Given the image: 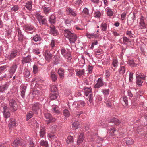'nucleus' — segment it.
Masks as SVG:
<instances>
[{
    "instance_id": "f257e3e1",
    "label": "nucleus",
    "mask_w": 147,
    "mask_h": 147,
    "mask_svg": "<svg viewBox=\"0 0 147 147\" xmlns=\"http://www.w3.org/2000/svg\"><path fill=\"white\" fill-rule=\"evenodd\" d=\"M64 35L65 37L68 38L71 43H74L77 39L76 35L71 33L68 29H65L64 30Z\"/></svg>"
},
{
    "instance_id": "f03ea898",
    "label": "nucleus",
    "mask_w": 147,
    "mask_h": 147,
    "mask_svg": "<svg viewBox=\"0 0 147 147\" xmlns=\"http://www.w3.org/2000/svg\"><path fill=\"white\" fill-rule=\"evenodd\" d=\"M51 93L49 95L50 99L51 100L56 99L58 96V92L57 86H53L50 90Z\"/></svg>"
},
{
    "instance_id": "7ed1b4c3",
    "label": "nucleus",
    "mask_w": 147,
    "mask_h": 147,
    "mask_svg": "<svg viewBox=\"0 0 147 147\" xmlns=\"http://www.w3.org/2000/svg\"><path fill=\"white\" fill-rule=\"evenodd\" d=\"M36 18L39 22L40 24L41 25H45V26L49 27V25L48 24L46 18L44 16L40 14L36 15Z\"/></svg>"
},
{
    "instance_id": "20e7f679",
    "label": "nucleus",
    "mask_w": 147,
    "mask_h": 147,
    "mask_svg": "<svg viewBox=\"0 0 147 147\" xmlns=\"http://www.w3.org/2000/svg\"><path fill=\"white\" fill-rule=\"evenodd\" d=\"M25 57L22 58L21 60V63L23 65H24L26 63H30L32 60L31 55L30 54L26 55V53L24 54Z\"/></svg>"
},
{
    "instance_id": "39448f33",
    "label": "nucleus",
    "mask_w": 147,
    "mask_h": 147,
    "mask_svg": "<svg viewBox=\"0 0 147 147\" xmlns=\"http://www.w3.org/2000/svg\"><path fill=\"white\" fill-rule=\"evenodd\" d=\"M49 32L50 34L53 36H57L59 34L58 30L56 29L55 26L53 25L50 26Z\"/></svg>"
},
{
    "instance_id": "423d86ee",
    "label": "nucleus",
    "mask_w": 147,
    "mask_h": 147,
    "mask_svg": "<svg viewBox=\"0 0 147 147\" xmlns=\"http://www.w3.org/2000/svg\"><path fill=\"white\" fill-rule=\"evenodd\" d=\"M21 140L20 139H16L14 140L12 144V146L14 147H18L19 145L24 146L26 145V143L24 142L22 143Z\"/></svg>"
},
{
    "instance_id": "0eeeda50",
    "label": "nucleus",
    "mask_w": 147,
    "mask_h": 147,
    "mask_svg": "<svg viewBox=\"0 0 147 147\" xmlns=\"http://www.w3.org/2000/svg\"><path fill=\"white\" fill-rule=\"evenodd\" d=\"M9 105L10 108L14 111H15L17 109L18 105L16 101L13 99H12L9 100Z\"/></svg>"
},
{
    "instance_id": "6e6552de",
    "label": "nucleus",
    "mask_w": 147,
    "mask_h": 147,
    "mask_svg": "<svg viewBox=\"0 0 147 147\" xmlns=\"http://www.w3.org/2000/svg\"><path fill=\"white\" fill-rule=\"evenodd\" d=\"M49 23L52 25L55 24L56 22V15L53 13L48 18Z\"/></svg>"
},
{
    "instance_id": "1a4fd4ad",
    "label": "nucleus",
    "mask_w": 147,
    "mask_h": 147,
    "mask_svg": "<svg viewBox=\"0 0 147 147\" xmlns=\"http://www.w3.org/2000/svg\"><path fill=\"white\" fill-rule=\"evenodd\" d=\"M45 118L48 119L46 121L47 124H49L51 122H54L55 121V118H53L52 115L50 113H45L44 114Z\"/></svg>"
},
{
    "instance_id": "9d476101",
    "label": "nucleus",
    "mask_w": 147,
    "mask_h": 147,
    "mask_svg": "<svg viewBox=\"0 0 147 147\" xmlns=\"http://www.w3.org/2000/svg\"><path fill=\"white\" fill-rule=\"evenodd\" d=\"M104 83L102 81V78L100 77L98 78L97 81V83L94 86L95 88H99L104 85Z\"/></svg>"
},
{
    "instance_id": "9b49d317",
    "label": "nucleus",
    "mask_w": 147,
    "mask_h": 147,
    "mask_svg": "<svg viewBox=\"0 0 147 147\" xmlns=\"http://www.w3.org/2000/svg\"><path fill=\"white\" fill-rule=\"evenodd\" d=\"M139 28L141 29L146 28V24L144 22V18L142 16L140 18V21L139 23Z\"/></svg>"
},
{
    "instance_id": "f8f14e48",
    "label": "nucleus",
    "mask_w": 147,
    "mask_h": 147,
    "mask_svg": "<svg viewBox=\"0 0 147 147\" xmlns=\"http://www.w3.org/2000/svg\"><path fill=\"white\" fill-rule=\"evenodd\" d=\"M108 122L109 123H113V125H118L121 123L119 119L114 117L109 119Z\"/></svg>"
},
{
    "instance_id": "ddd939ff",
    "label": "nucleus",
    "mask_w": 147,
    "mask_h": 147,
    "mask_svg": "<svg viewBox=\"0 0 147 147\" xmlns=\"http://www.w3.org/2000/svg\"><path fill=\"white\" fill-rule=\"evenodd\" d=\"M17 68V65L16 64H13L10 67L9 71L11 75H12L16 72Z\"/></svg>"
},
{
    "instance_id": "4468645a",
    "label": "nucleus",
    "mask_w": 147,
    "mask_h": 147,
    "mask_svg": "<svg viewBox=\"0 0 147 147\" xmlns=\"http://www.w3.org/2000/svg\"><path fill=\"white\" fill-rule=\"evenodd\" d=\"M16 121L13 118H10L9 121V129L13 128L16 126Z\"/></svg>"
},
{
    "instance_id": "2eb2a0df",
    "label": "nucleus",
    "mask_w": 147,
    "mask_h": 147,
    "mask_svg": "<svg viewBox=\"0 0 147 147\" xmlns=\"http://www.w3.org/2000/svg\"><path fill=\"white\" fill-rule=\"evenodd\" d=\"M52 54L50 52H46L45 53V59L48 62H50L52 59Z\"/></svg>"
},
{
    "instance_id": "dca6fc26",
    "label": "nucleus",
    "mask_w": 147,
    "mask_h": 147,
    "mask_svg": "<svg viewBox=\"0 0 147 147\" xmlns=\"http://www.w3.org/2000/svg\"><path fill=\"white\" fill-rule=\"evenodd\" d=\"M41 105L39 103L37 102L35 103L32 105V110L37 113V111L39 110L41 107Z\"/></svg>"
},
{
    "instance_id": "f3484780",
    "label": "nucleus",
    "mask_w": 147,
    "mask_h": 147,
    "mask_svg": "<svg viewBox=\"0 0 147 147\" xmlns=\"http://www.w3.org/2000/svg\"><path fill=\"white\" fill-rule=\"evenodd\" d=\"M9 84L8 83H6L5 84L1 85L0 86V91L1 92H4L8 88L9 86Z\"/></svg>"
},
{
    "instance_id": "a211bd4d",
    "label": "nucleus",
    "mask_w": 147,
    "mask_h": 147,
    "mask_svg": "<svg viewBox=\"0 0 147 147\" xmlns=\"http://www.w3.org/2000/svg\"><path fill=\"white\" fill-rule=\"evenodd\" d=\"M18 53V51L16 50H13L11 51L10 54L9 58V59L11 60L15 58Z\"/></svg>"
},
{
    "instance_id": "6ab92c4d",
    "label": "nucleus",
    "mask_w": 147,
    "mask_h": 147,
    "mask_svg": "<svg viewBox=\"0 0 147 147\" xmlns=\"http://www.w3.org/2000/svg\"><path fill=\"white\" fill-rule=\"evenodd\" d=\"M64 70L61 68H59L58 70V74L59 75L60 78L63 79L64 77Z\"/></svg>"
},
{
    "instance_id": "aec40b11",
    "label": "nucleus",
    "mask_w": 147,
    "mask_h": 147,
    "mask_svg": "<svg viewBox=\"0 0 147 147\" xmlns=\"http://www.w3.org/2000/svg\"><path fill=\"white\" fill-rule=\"evenodd\" d=\"M53 61L52 64L54 65L58 64L60 61L59 57L57 56H54L53 57Z\"/></svg>"
},
{
    "instance_id": "412c9836",
    "label": "nucleus",
    "mask_w": 147,
    "mask_h": 147,
    "mask_svg": "<svg viewBox=\"0 0 147 147\" xmlns=\"http://www.w3.org/2000/svg\"><path fill=\"white\" fill-rule=\"evenodd\" d=\"M84 133H82L80 134V135L79 136L77 141V144L78 145L80 144L82 142L84 139Z\"/></svg>"
},
{
    "instance_id": "4be33fe9",
    "label": "nucleus",
    "mask_w": 147,
    "mask_h": 147,
    "mask_svg": "<svg viewBox=\"0 0 147 147\" xmlns=\"http://www.w3.org/2000/svg\"><path fill=\"white\" fill-rule=\"evenodd\" d=\"M25 30L31 31L33 30L34 27L33 25L30 24L25 25L23 27Z\"/></svg>"
},
{
    "instance_id": "5701e85b",
    "label": "nucleus",
    "mask_w": 147,
    "mask_h": 147,
    "mask_svg": "<svg viewBox=\"0 0 147 147\" xmlns=\"http://www.w3.org/2000/svg\"><path fill=\"white\" fill-rule=\"evenodd\" d=\"M66 11L68 13L67 14L69 15L71 14L74 17H76L77 15V14L76 12L74 10H73V9L71 8H67L66 9Z\"/></svg>"
},
{
    "instance_id": "b1692460",
    "label": "nucleus",
    "mask_w": 147,
    "mask_h": 147,
    "mask_svg": "<svg viewBox=\"0 0 147 147\" xmlns=\"http://www.w3.org/2000/svg\"><path fill=\"white\" fill-rule=\"evenodd\" d=\"M32 1L31 0L28 1L25 5V7L29 11H31L32 9Z\"/></svg>"
},
{
    "instance_id": "393cba45",
    "label": "nucleus",
    "mask_w": 147,
    "mask_h": 147,
    "mask_svg": "<svg viewBox=\"0 0 147 147\" xmlns=\"http://www.w3.org/2000/svg\"><path fill=\"white\" fill-rule=\"evenodd\" d=\"M84 90L85 93V95L86 96H88L90 94H92V89L91 88L84 87Z\"/></svg>"
},
{
    "instance_id": "a878e982",
    "label": "nucleus",
    "mask_w": 147,
    "mask_h": 147,
    "mask_svg": "<svg viewBox=\"0 0 147 147\" xmlns=\"http://www.w3.org/2000/svg\"><path fill=\"white\" fill-rule=\"evenodd\" d=\"M50 77L52 81L55 82L57 79V76L54 72H51L50 73Z\"/></svg>"
},
{
    "instance_id": "bb28decb",
    "label": "nucleus",
    "mask_w": 147,
    "mask_h": 147,
    "mask_svg": "<svg viewBox=\"0 0 147 147\" xmlns=\"http://www.w3.org/2000/svg\"><path fill=\"white\" fill-rule=\"evenodd\" d=\"M31 38H32V40L36 42L38 41H41L42 40L41 38L38 34H36L35 35H34L33 37H31Z\"/></svg>"
},
{
    "instance_id": "cd10ccee",
    "label": "nucleus",
    "mask_w": 147,
    "mask_h": 147,
    "mask_svg": "<svg viewBox=\"0 0 147 147\" xmlns=\"http://www.w3.org/2000/svg\"><path fill=\"white\" fill-rule=\"evenodd\" d=\"M144 79H139L138 78H136V84L139 87H140L142 86V84L143 83Z\"/></svg>"
},
{
    "instance_id": "c85d7f7f",
    "label": "nucleus",
    "mask_w": 147,
    "mask_h": 147,
    "mask_svg": "<svg viewBox=\"0 0 147 147\" xmlns=\"http://www.w3.org/2000/svg\"><path fill=\"white\" fill-rule=\"evenodd\" d=\"M76 75L79 76L81 77L82 76L85 74V70L83 69H80L79 71H76Z\"/></svg>"
},
{
    "instance_id": "c756f323",
    "label": "nucleus",
    "mask_w": 147,
    "mask_h": 147,
    "mask_svg": "<svg viewBox=\"0 0 147 147\" xmlns=\"http://www.w3.org/2000/svg\"><path fill=\"white\" fill-rule=\"evenodd\" d=\"M51 10V6L49 7L45 6L43 8V10L45 14L49 13L50 12Z\"/></svg>"
},
{
    "instance_id": "7c9ffc66",
    "label": "nucleus",
    "mask_w": 147,
    "mask_h": 147,
    "mask_svg": "<svg viewBox=\"0 0 147 147\" xmlns=\"http://www.w3.org/2000/svg\"><path fill=\"white\" fill-rule=\"evenodd\" d=\"M40 136L42 137L44 136L45 134V129L44 126H42L40 127Z\"/></svg>"
},
{
    "instance_id": "2f4dec72",
    "label": "nucleus",
    "mask_w": 147,
    "mask_h": 147,
    "mask_svg": "<svg viewBox=\"0 0 147 147\" xmlns=\"http://www.w3.org/2000/svg\"><path fill=\"white\" fill-rule=\"evenodd\" d=\"M72 127L74 129L76 130L80 127L79 123L77 121H75L72 123Z\"/></svg>"
},
{
    "instance_id": "473e14b6",
    "label": "nucleus",
    "mask_w": 147,
    "mask_h": 147,
    "mask_svg": "<svg viewBox=\"0 0 147 147\" xmlns=\"http://www.w3.org/2000/svg\"><path fill=\"white\" fill-rule=\"evenodd\" d=\"M74 138L73 136H68L66 139V142L67 144H71L73 143Z\"/></svg>"
},
{
    "instance_id": "72a5a7b5",
    "label": "nucleus",
    "mask_w": 147,
    "mask_h": 147,
    "mask_svg": "<svg viewBox=\"0 0 147 147\" xmlns=\"http://www.w3.org/2000/svg\"><path fill=\"white\" fill-rule=\"evenodd\" d=\"M137 132L142 135L144 134V130L143 128L140 127H138L137 129Z\"/></svg>"
},
{
    "instance_id": "f704fd0d",
    "label": "nucleus",
    "mask_w": 147,
    "mask_h": 147,
    "mask_svg": "<svg viewBox=\"0 0 147 147\" xmlns=\"http://www.w3.org/2000/svg\"><path fill=\"white\" fill-rule=\"evenodd\" d=\"M136 78H138L139 79L140 78L142 79H145V76L142 73H139L138 72H137L136 73Z\"/></svg>"
},
{
    "instance_id": "c9c22d12",
    "label": "nucleus",
    "mask_w": 147,
    "mask_h": 147,
    "mask_svg": "<svg viewBox=\"0 0 147 147\" xmlns=\"http://www.w3.org/2000/svg\"><path fill=\"white\" fill-rule=\"evenodd\" d=\"M126 68L124 66H121L119 69V73L121 74H123L125 72Z\"/></svg>"
},
{
    "instance_id": "e433bc0d",
    "label": "nucleus",
    "mask_w": 147,
    "mask_h": 147,
    "mask_svg": "<svg viewBox=\"0 0 147 147\" xmlns=\"http://www.w3.org/2000/svg\"><path fill=\"white\" fill-rule=\"evenodd\" d=\"M24 75L25 76L28 78H30V71L28 69H25L24 72Z\"/></svg>"
},
{
    "instance_id": "4c0bfd02",
    "label": "nucleus",
    "mask_w": 147,
    "mask_h": 147,
    "mask_svg": "<svg viewBox=\"0 0 147 147\" xmlns=\"http://www.w3.org/2000/svg\"><path fill=\"white\" fill-rule=\"evenodd\" d=\"M123 43L125 45H127L128 43H131V41L126 37L124 36L123 37Z\"/></svg>"
},
{
    "instance_id": "58836bf2",
    "label": "nucleus",
    "mask_w": 147,
    "mask_h": 147,
    "mask_svg": "<svg viewBox=\"0 0 147 147\" xmlns=\"http://www.w3.org/2000/svg\"><path fill=\"white\" fill-rule=\"evenodd\" d=\"M72 20L70 19L67 18L64 19V23L67 26L71 25Z\"/></svg>"
},
{
    "instance_id": "ea45409f",
    "label": "nucleus",
    "mask_w": 147,
    "mask_h": 147,
    "mask_svg": "<svg viewBox=\"0 0 147 147\" xmlns=\"http://www.w3.org/2000/svg\"><path fill=\"white\" fill-rule=\"evenodd\" d=\"M100 27L102 29V31H106L107 29V24L106 23H102L101 24Z\"/></svg>"
},
{
    "instance_id": "a19ab883",
    "label": "nucleus",
    "mask_w": 147,
    "mask_h": 147,
    "mask_svg": "<svg viewBox=\"0 0 147 147\" xmlns=\"http://www.w3.org/2000/svg\"><path fill=\"white\" fill-rule=\"evenodd\" d=\"M7 67L6 65L0 67V74L6 71Z\"/></svg>"
},
{
    "instance_id": "79ce46f5",
    "label": "nucleus",
    "mask_w": 147,
    "mask_h": 147,
    "mask_svg": "<svg viewBox=\"0 0 147 147\" xmlns=\"http://www.w3.org/2000/svg\"><path fill=\"white\" fill-rule=\"evenodd\" d=\"M40 145L42 146L48 147V142L44 140H42L41 141Z\"/></svg>"
},
{
    "instance_id": "37998d69",
    "label": "nucleus",
    "mask_w": 147,
    "mask_h": 147,
    "mask_svg": "<svg viewBox=\"0 0 147 147\" xmlns=\"http://www.w3.org/2000/svg\"><path fill=\"white\" fill-rule=\"evenodd\" d=\"M82 15L84 14L85 15H89V10L87 8H84L82 12Z\"/></svg>"
},
{
    "instance_id": "c03bdc74",
    "label": "nucleus",
    "mask_w": 147,
    "mask_h": 147,
    "mask_svg": "<svg viewBox=\"0 0 147 147\" xmlns=\"http://www.w3.org/2000/svg\"><path fill=\"white\" fill-rule=\"evenodd\" d=\"M18 40L20 42L22 43L23 42L24 38V36L23 34L18 36Z\"/></svg>"
},
{
    "instance_id": "a18cd8bd",
    "label": "nucleus",
    "mask_w": 147,
    "mask_h": 147,
    "mask_svg": "<svg viewBox=\"0 0 147 147\" xmlns=\"http://www.w3.org/2000/svg\"><path fill=\"white\" fill-rule=\"evenodd\" d=\"M64 58L67 59L68 62H70L72 59L71 55L70 53L67 54V55L65 56Z\"/></svg>"
},
{
    "instance_id": "49530a36",
    "label": "nucleus",
    "mask_w": 147,
    "mask_h": 147,
    "mask_svg": "<svg viewBox=\"0 0 147 147\" xmlns=\"http://www.w3.org/2000/svg\"><path fill=\"white\" fill-rule=\"evenodd\" d=\"M88 100L90 102V105H92L93 102V95L92 94H90L88 98Z\"/></svg>"
},
{
    "instance_id": "de8ad7c7",
    "label": "nucleus",
    "mask_w": 147,
    "mask_h": 147,
    "mask_svg": "<svg viewBox=\"0 0 147 147\" xmlns=\"http://www.w3.org/2000/svg\"><path fill=\"white\" fill-rule=\"evenodd\" d=\"M109 130V133L110 134V135L111 136H113L115 135V132L116 131V130L114 128H111Z\"/></svg>"
},
{
    "instance_id": "09e8293b",
    "label": "nucleus",
    "mask_w": 147,
    "mask_h": 147,
    "mask_svg": "<svg viewBox=\"0 0 147 147\" xmlns=\"http://www.w3.org/2000/svg\"><path fill=\"white\" fill-rule=\"evenodd\" d=\"M3 114L4 117L6 119L9 118L10 117V114L9 111L3 112Z\"/></svg>"
},
{
    "instance_id": "8fccbe9b",
    "label": "nucleus",
    "mask_w": 147,
    "mask_h": 147,
    "mask_svg": "<svg viewBox=\"0 0 147 147\" xmlns=\"http://www.w3.org/2000/svg\"><path fill=\"white\" fill-rule=\"evenodd\" d=\"M63 113L64 115L66 117H68L70 115L69 111L67 109H65L63 111Z\"/></svg>"
},
{
    "instance_id": "3c124183",
    "label": "nucleus",
    "mask_w": 147,
    "mask_h": 147,
    "mask_svg": "<svg viewBox=\"0 0 147 147\" xmlns=\"http://www.w3.org/2000/svg\"><path fill=\"white\" fill-rule=\"evenodd\" d=\"M107 14L109 16H112L113 15V13L112 10L110 8H108L107 9Z\"/></svg>"
},
{
    "instance_id": "603ef678",
    "label": "nucleus",
    "mask_w": 147,
    "mask_h": 147,
    "mask_svg": "<svg viewBox=\"0 0 147 147\" xmlns=\"http://www.w3.org/2000/svg\"><path fill=\"white\" fill-rule=\"evenodd\" d=\"M134 142V140L131 138L128 139L126 141V143L127 145H130L133 144Z\"/></svg>"
},
{
    "instance_id": "864d4df0",
    "label": "nucleus",
    "mask_w": 147,
    "mask_h": 147,
    "mask_svg": "<svg viewBox=\"0 0 147 147\" xmlns=\"http://www.w3.org/2000/svg\"><path fill=\"white\" fill-rule=\"evenodd\" d=\"M96 136V134H93V135H91L89 138V140L90 141L93 142L95 139Z\"/></svg>"
},
{
    "instance_id": "5fc2aeb1",
    "label": "nucleus",
    "mask_w": 147,
    "mask_h": 147,
    "mask_svg": "<svg viewBox=\"0 0 147 147\" xmlns=\"http://www.w3.org/2000/svg\"><path fill=\"white\" fill-rule=\"evenodd\" d=\"M33 115V114L32 112L28 113L26 115V120L28 121L32 118Z\"/></svg>"
},
{
    "instance_id": "6e6d98bb",
    "label": "nucleus",
    "mask_w": 147,
    "mask_h": 147,
    "mask_svg": "<svg viewBox=\"0 0 147 147\" xmlns=\"http://www.w3.org/2000/svg\"><path fill=\"white\" fill-rule=\"evenodd\" d=\"M126 34L127 35H128L129 37L130 38L133 37L134 34L132 33L131 31H127L126 32Z\"/></svg>"
},
{
    "instance_id": "4d7b16f0",
    "label": "nucleus",
    "mask_w": 147,
    "mask_h": 147,
    "mask_svg": "<svg viewBox=\"0 0 147 147\" xmlns=\"http://www.w3.org/2000/svg\"><path fill=\"white\" fill-rule=\"evenodd\" d=\"M118 61L117 59H114L112 63V65H113L114 67H116L118 65Z\"/></svg>"
},
{
    "instance_id": "13d9d810",
    "label": "nucleus",
    "mask_w": 147,
    "mask_h": 147,
    "mask_svg": "<svg viewBox=\"0 0 147 147\" xmlns=\"http://www.w3.org/2000/svg\"><path fill=\"white\" fill-rule=\"evenodd\" d=\"M102 91L105 95H108L109 94V90L108 89H102Z\"/></svg>"
},
{
    "instance_id": "bf43d9fd",
    "label": "nucleus",
    "mask_w": 147,
    "mask_h": 147,
    "mask_svg": "<svg viewBox=\"0 0 147 147\" xmlns=\"http://www.w3.org/2000/svg\"><path fill=\"white\" fill-rule=\"evenodd\" d=\"M33 72L34 74H36L38 71V67L36 65H34L33 67Z\"/></svg>"
},
{
    "instance_id": "052dcab7",
    "label": "nucleus",
    "mask_w": 147,
    "mask_h": 147,
    "mask_svg": "<svg viewBox=\"0 0 147 147\" xmlns=\"http://www.w3.org/2000/svg\"><path fill=\"white\" fill-rule=\"evenodd\" d=\"M123 100L125 103V105L127 106L128 105V101L127 97L125 96H123Z\"/></svg>"
},
{
    "instance_id": "680f3d73",
    "label": "nucleus",
    "mask_w": 147,
    "mask_h": 147,
    "mask_svg": "<svg viewBox=\"0 0 147 147\" xmlns=\"http://www.w3.org/2000/svg\"><path fill=\"white\" fill-rule=\"evenodd\" d=\"M101 16V13L100 11L95 12L94 13V17L96 18H99Z\"/></svg>"
},
{
    "instance_id": "e2e57ef3",
    "label": "nucleus",
    "mask_w": 147,
    "mask_h": 147,
    "mask_svg": "<svg viewBox=\"0 0 147 147\" xmlns=\"http://www.w3.org/2000/svg\"><path fill=\"white\" fill-rule=\"evenodd\" d=\"M97 139L96 140L97 143H102L103 141V139L102 138H101L99 136H97Z\"/></svg>"
},
{
    "instance_id": "0e129e2a",
    "label": "nucleus",
    "mask_w": 147,
    "mask_h": 147,
    "mask_svg": "<svg viewBox=\"0 0 147 147\" xmlns=\"http://www.w3.org/2000/svg\"><path fill=\"white\" fill-rule=\"evenodd\" d=\"M32 94L33 95L38 96L40 94V91L37 90H34L33 91Z\"/></svg>"
},
{
    "instance_id": "69168bd1",
    "label": "nucleus",
    "mask_w": 147,
    "mask_h": 147,
    "mask_svg": "<svg viewBox=\"0 0 147 147\" xmlns=\"http://www.w3.org/2000/svg\"><path fill=\"white\" fill-rule=\"evenodd\" d=\"M61 53L62 55L64 57L67 54L66 53V50L65 49H62L61 51Z\"/></svg>"
},
{
    "instance_id": "338daca9",
    "label": "nucleus",
    "mask_w": 147,
    "mask_h": 147,
    "mask_svg": "<svg viewBox=\"0 0 147 147\" xmlns=\"http://www.w3.org/2000/svg\"><path fill=\"white\" fill-rule=\"evenodd\" d=\"M19 9V7L18 5H14L13 7L11 8V10L14 11H16Z\"/></svg>"
},
{
    "instance_id": "774afa93",
    "label": "nucleus",
    "mask_w": 147,
    "mask_h": 147,
    "mask_svg": "<svg viewBox=\"0 0 147 147\" xmlns=\"http://www.w3.org/2000/svg\"><path fill=\"white\" fill-rule=\"evenodd\" d=\"M77 104L78 105L80 106L81 105V106L84 107L85 105V103L84 101H80L78 102Z\"/></svg>"
}]
</instances>
